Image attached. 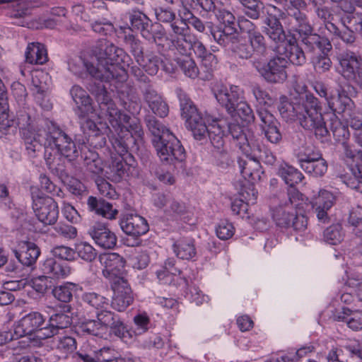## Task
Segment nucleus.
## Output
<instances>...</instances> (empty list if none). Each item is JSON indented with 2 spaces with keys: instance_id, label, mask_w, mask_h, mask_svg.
Segmentation results:
<instances>
[{
  "instance_id": "obj_1",
  "label": "nucleus",
  "mask_w": 362,
  "mask_h": 362,
  "mask_svg": "<svg viewBox=\"0 0 362 362\" xmlns=\"http://www.w3.org/2000/svg\"><path fill=\"white\" fill-rule=\"evenodd\" d=\"M98 101L100 108L98 116L111 125L112 129L108 127L109 139L112 147L119 155V158L112 160L110 169L115 179H119L126 172V164L121 156L127 153L131 143L142 139L144 132L139 120L122 112L107 91L98 95Z\"/></svg>"
},
{
  "instance_id": "obj_2",
  "label": "nucleus",
  "mask_w": 362,
  "mask_h": 362,
  "mask_svg": "<svg viewBox=\"0 0 362 362\" xmlns=\"http://www.w3.org/2000/svg\"><path fill=\"white\" fill-rule=\"evenodd\" d=\"M128 57L124 50L105 40H100L88 58L76 57L69 63V70L81 75L83 69L94 78L110 83L116 88L127 81L128 74L121 63Z\"/></svg>"
},
{
  "instance_id": "obj_3",
  "label": "nucleus",
  "mask_w": 362,
  "mask_h": 362,
  "mask_svg": "<svg viewBox=\"0 0 362 362\" xmlns=\"http://www.w3.org/2000/svg\"><path fill=\"white\" fill-rule=\"evenodd\" d=\"M293 90L296 96H293L291 102L286 97L280 99L278 108L281 117L288 121L298 120L304 129L313 132L317 138L325 136L328 130L318 99L308 90L304 83H296Z\"/></svg>"
},
{
  "instance_id": "obj_4",
  "label": "nucleus",
  "mask_w": 362,
  "mask_h": 362,
  "mask_svg": "<svg viewBox=\"0 0 362 362\" xmlns=\"http://www.w3.org/2000/svg\"><path fill=\"white\" fill-rule=\"evenodd\" d=\"M18 120L19 123L23 125L21 127L23 138L28 153L40 151L43 146L45 148L57 149L59 154L69 160L78 156L76 144L72 139L55 124L51 122L47 123V132L40 129L35 133L33 132L31 119L29 115H21Z\"/></svg>"
},
{
  "instance_id": "obj_5",
  "label": "nucleus",
  "mask_w": 362,
  "mask_h": 362,
  "mask_svg": "<svg viewBox=\"0 0 362 362\" xmlns=\"http://www.w3.org/2000/svg\"><path fill=\"white\" fill-rule=\"evenodd\" d=\"M152 143L162 162L175 164L176 162L181 163L186 158L184 147L171 132H165L162 137L153 139Z\"/></svg>"
},
{
  "instance_id": "obj_6",
  "label": "nucleus",
  "mask_w": 362,
  "mask_h": 362,
  "mask_svg": "<svg viewBox=\"0 0 362 362\" xmlns=\"http://www.w3.org/2000/svg\"><path fill=\"white\" fill-rule=\"evenodd\" d=\"M179 99L182 118L186 120L194 138L200 139L206 131V121L209 122V119L203 117L202 113L186 93H180Z\"/></svg>"
},
{
  "instance_id": "obj_7",
  "label": "nucleus",
  "mask_w": 362,
  "mask_h": 362,
  "mask_svg": "<svg viewBox=\"0 0 362 362\" xmlns=\"http://www.w3.org/2000/svg\"><path fill=\"white\" fill-rule=\"evenodd\" d=\"M264 59L255 58L252 64L259 74L268 82L281 83L287 78L286 68L288 62L284 57H275L266 63Z\"/></svg>"
},
{
  "instance_id": "obj_8",
  "label": "nucleus",
  "mask_w": 362,
  "mask_h": 362,
  "mask_svg": "<svg viewBox=\"0 0 362 362\" xmlns=\"http://www.w3.org/2000/svg\"><path fill=\"white\" fill-rule=\"evenodd\" d=\"M46 322V317L40 312L33 311L24 315L18 322L15 328L16 334L20 337L32 335L38 333L41 339H32L30 343L33 346H42L43 325Z\"/></svg>"
},
{
  "instance_id": "obj_9",
  "label": "nucleus",
  "mask_w": 362,
  "mask_h": 362,
  "mask_svg": "<svg viewBox=\"0 0 362 362\" xmlns=\"http://www.w3.org/2000/svg\"><path fill=\"white\" fill-rule=\"evenodd\" d=\"M33 209L37 219L45 225H53L58 218L57 202L50 197L34 195L32 192Z\"/></svg>"
},
{
  "instance_id": "obj_10",
  "label": "nucleus",
  "mask_w": 362,
  "mask_h": 362,
  "mask_svg": "<svg viewBox=\"0 0 362 362\" xmlns=\"http://www.w3.org/2000/svg\"><path fill=\"white\" fill-rule=\"evenodd\" d=\"M180 18H176L170 25L169 35L171 37V44L177 51L187 42L194 40V35L190 33V28L187 20L190 16H184V9L179 10Z\"/></svg>"
},
{
  "instance_id": "obj_11",
  "label": "nucleus",
  "mask_w": 362,
  "mask_h": 362,
  "mask_svg": "<svg viewBox=\"0 0 362 362\" xmlns=\"http://www.w3.org/2000/svg\"><path fill=\"white\" fill-rule=\"evenodd\" d=\"M110 287L114 293L112 308L119 312L125 310L134 300L132 291L127 281L124 277H116L110 284Z\"/></svg>"
},
{
  "instance_id": "obj_12",
  "label": "nucleus",
  "mask_w": 362,
  "mask_h": 362,
  "mask_svg": "<svg viewBox=\"0 0 362 362\" xmlns=\"http://www.w3.org/2000/svg\"><path fill=\"white\" fill-rule=\"evenodd\" d=\"M212 90L218 103L226 110L228 114L234 115L235 105L240 100L243 93L242 90L237 86L227 87L222 83H216Z\"/></svg>"
},
{
  "instance_id": "obj_13",
  "label": "nucleus",
  "mask_w": 362,
  "mask_h": 362,
  "mask_svg": "<svg viewBox=\"0 0 362 362\" xmlns=\"http://www.w3.org/2000/svg\"><path fill=\"white\" fill-rule=\"evenodd\" d=\"M287 28L290 33H297L304 43V40L313 34L311 26L306 15L299 10L289 9L287 18Z\"/></svg>"
},
{
  "instance_id": "obj_14",
  "label": "nucleus",
  "mask_w": 362,
  "mask_h": 362,
  "mask_svg": "<svg viewBox=\"0 0 362 362\" xmlns=\"http://www.w3.org/2000/svg\"><path fill=\"white\" fill-rule=\"evenodd\" d=\"M119 226L124 233L134 237L144 235L148 230L146 220L137 214H126L122 215L119 221Z\"/></svg>"
},
{
  "instance_id": "obj_15",
  "label": "nucleus",
  "mask_w": 362,
  "mask_h": 362,
  "mask_svg": "<svg viewBox=\"0 0 362 362\" xmlns=\"http://www.w3.org/2000/svg\"><path fill=\"white\" fill-rule=\"evenodd\" d=\"M100 262L104 269H103V275L109 279L110 284L116 277H121L119 274L124 269L125 260L117 253H106L100 255Z\"/></svg>"
},
{
  "instance_id": "obj_16",
  "label": "nucleus",
  "mask_w": 362,
  "mask_h": 362,
  "mask_svg": "<svg viewBox=\"0 0 362 362\" xmlns=\"http://www.w3.org/2000/svg\"><path fill=\"white\" fill-rule=\"evenodd\" d=\"M193 49L195 54L202 59V64L206 68L211 69L217 64L216 57L207 51L205 46L199 41L194 35V40L187 42L179 49L181 54H187L189 52Z\"/></svg>"
},
{
  "instance_id": "obj_17",
  "label": "nucleus",
  "mask_w": 362,
  "mask_h": 362,
  "mask_svg": "<svg viewBox=\"0 0 362 362\" xmlns=\"http://www.w3.org/2000/svg\"><path fill=\"white\" fill-rule=\"evenodd\" d=\"M298 160L300 168L313 176L321 177L327 172V163L318 153L299 156Z\"/></svg>"
},
{
  "instance_id": "obj_18",
  "label": "nucleus",
  "mask_w": 362,
  "mask_h": 362,
  "mask_svg": "<svg viewBox=\"0 0 362 362\" xmlns=\"http://www.w3.org/2000/svg\"><path fill=\"white\" fill-rule=\"evenodd\" d=\"M154 205L163 209L167 216H178L185 214L187 211L185 204L170 195L156 194L153 198Z\"/></svg>"
},
{
  "instance_id": "obj_19",
  "label": "nucleus",
  "mask_w": 362,
  "mask_h": 362,
  "mask_svg": "<svg viewBox=\"0 0 362 362\" xmlns=\"http://www.w3.org/2000/svg\"><path fill=\"white\" fill-rule=\"evenodd\" d=\"M96 245L103 249H112L117 244V237L105 225L95 223L88 231Z\"/></svg>"
},
{
  "instance_id": "obj_20",
  "label": "nucleus",
  "mask_w": 362,
  "mask_h": 362,
  "mask_svg": "<svg viewBox=\"0 0 362 362\" xmlns=\"http://www.w3.org/2000/svg\"><path fill=\"white\" fill-rule=\"evenodd\" d=\"M72 323L70 315L63 312L52 315L43 327V339H49L57 335L59 330L69 327Z\"/></svg>"
},
{
  "instance_id": "obj_21",
  "label": "nucleus",
  "mask_w": 362,
  "mask_h": 362,
  "mask_svg": "<svg viewBox=\"0 0 362 362\" xmlns=\"http://www.w3.org/2000/svg\"><path fill=\"white\" fill-rule=\"evenodd\" d=\"M144 99L151 111L160 117L168 115V105L160 95L151 86H148L143 90Z\"/></svg>"
},
{
  "instance_id": "obj_22",
  "label": "nucleus",
  "mask_w": 362,
  "mask_h": 362,
  "mask_svg": "<svg viewBox=\"0 0 362 362\" xmlns=\"http://www.w3.org/2000/svg\"><path fill=\"white\" fill-rule=\"evenodd\" d=\"M70 93L78 106L79 117L84 118L93 112L91 99L84 89L75 85L71 88Z\"/></svg>"
},
{
  "instance_id": "obj_23",
  "label": "nucleus",
  "mask_w": 362,
  "mask_h": 362,
  "mask_svg": "<svg viewBox=\"0 0 362 362\" xmlns=\"http://www.w3.org/2000/svg\"><path fill=\"white\" fill-rule=\"evenodd\" d=\"M15 256L23 265L31 267L40 256V250L33 243L23 242L20 245V250H15Z\"/></svg>"
},
{
  "instance_id": "obj_24",
  "label": "nucleus",
  "mask_w": 362,
  "mask_h": 362,
  "mask_svg": "<svg viewBox=\"0 0 362 362\" xmlns=\"http://www.w3.org/2000/svg\"><path fill=\"white\" fill-rule=\"evenodd\" d=\"M264 23L266 25L264 30L265 34L275 45H282L285 42L286 37L279 20L275 16H270L265 20Z\"/></svg>"
},
{
  "instance_id": "obj_25",
  "label": "nucleus",
  "mask_w": 362,
  "mask_h": 362,
  "mask_svg": "<svg viewBox=\"0 0 362 362\" xmlns=\"http://www.w3.org/2000/svg\"><path fill=\"white\" fill-rule=\"evenodd\" d=\"M87 204L90 211L110 220L115 219L118 214V211L113 209L112 204L103 199H98L90 196L88 199Z\"/></svg>"
},
{
  "instance_id": "obj_26",
  "label": "nucleus",
  "mask_w": 362,
  "mask_h": 362,
  "mask_svg": "<svg viewBox=\"0 0 362 362\" xmlns=\"http://www.w3.org/2000/svg\"><path fill=\"white\" fill-rule=\"evenodd\" d=\"M211 35L220 45L230 51L240 36L236 33V29L233 26H225L219 28L216 30H211Z\"/></svg>"
},
{
  "instance_id": "obj_27",
  "label": "nucleus",
  "mask_w": 362,
  "mask_h": 362,
  "mask_svg": "<svg viewBox=\"0 0 362 362\" xmlns=\"http://www.w3.org/2000/svg\"><path fill=\"white\" fill-rule=\"evenodd\" d=\"M41 270L49 279H64L71 273L70 267L65 264L58 262L54 258H47L43 262Z\"/></svg>"
},
{
  "instance_id": "obj_28",
  "label": "nucleus",
  "mask_w": 362,
  "mask_h": 362,
  "mask_svg": "<svg viewBox=\"0 0 362 362\" xmlns=\"http://www.w3.org/2000/svg\"><path fill=\"white\" fill-rule=\"evenodd\" d=\"M77 343L74 337L64 334L52 339V349L62 358H67L75 352Z\"/></svg>"
},
{
  "instance_id": "obj_29",
  "label": "nucleus",
  "mask_w": 362,
  "mask_h": 362,
  "mask_svg": "<svg viewBox=\"0 0 362 362\" xmlns=\"http://www.w3.org/2000/svg\"><path fill=\"white\" fill-rule=\"evenodd\" d=\"M221 122V121L220 120L213 119L211 123L206 125V131H205L204 136H202L200 139H195L202 141L209 136L211 144L216 148H221L224 144L225 131L223 129Z\"/></svg>"
},
{
  "instance_id": "obj_30",
  "label": "nucleus",
  "mask_w": 362,
  "mask_h": 362,
  "mask_svg": "<svg viewBox=\"0 0 362 362\" xmlns=\"http://www.w3.org/2000/svg\"><path fill=\"white\" fill-rule=\"evenodd\" d=\"M339 64L342 76L349 80L354 78L360 69L359 59L354 52L342 54L339 57Z\"/></svg>"
},
{
  "instance_id": "obj_31",
  "label": "nucleus",
  "mask_w": 362,
  "mask_h": 362,
  "mask_svg": "<svg viewBox=\"0 0 362 362\" xmlns=\"http://www.w3.org/2000/svg\"><path fill=\"white\" fill-rule=\"evenodd\" d=\"M327 102L329 107L334 112L341 114L346 110H349L353 102L344 91L337 90L335 93H332L327 98Z\"/></svg>"
},
{
  "instance_id": "obj_32",
  "label": "nucleus",
  "mask_w": 362,
  "mask_h": 362,
  "mask_svg": "<svg viewBox=\"0 0 362 362\" xmlns=\"http://www.w3.org/2000/svg\"><path fill=\"white\" fill-rule=\"evenodd\" d=\"M346 352L350 356H357L362 358V349L357 344H350L341 348H332L327 356V362H345L344 354Z\"/></svg>"
},
{
  "instance_id": "obj_33",
  "label": "nucleus",
  "mask_w": 362,
  "mask_h": 362,
  "mask_svg": "<svg viewBox=\"0 0 362 362\" xmlns=\"http://www.w3.org/2000/svg\"><path fill=\"white\" fill-rule=\"evenodd\" d=\"M48 60L45 45L39 42L30 43L25 52V61L30 64H43Z\"/></svg>"
},
{
  "instance_id": "obj_34",
  "label": "nucleus",
  "mask_w": 362,
  "mask_h": 362,
  "mask_svg": "<svg viewBox=\"0 0 362 362\" xmlns=\"http://www.w3.org/2000/svg\"><path fill=\"white\" fill-rule=\"evenodd\" d=\"M295 216V210L287 204H279L273 211V219L277 226L282 228H289L291 219Z\"/></svg>"
},
{
  "instance_id": "obj_35",
  "label": "nucleus",
  "mask_w": 362,
  "mask_h": 362,
  "mask_svg": "<svg viewBox=\"0 0 362 362\" xmlns=\"http://www.w3.org/2000/svg\"><path fill=\"white\" fill-rule=\"evenodd\" d=\"M173 250L177 257L180 259H193L197 255L194 241L190 239H180L173 244Z\"/></svg>"
},
{
  "instance_id": "obj_36",
  "label": "nucleus",
  "mask_w": 362,
  "mask_h": 362,
  "mask_svg": "<svg viewBox=\"0 0 362 362\" xmlns=\"http://www.w3.org/2000/svg\"><path fill=\"white\" fill-rule=\"evenodd\" d=\"M83 163L86 170L90 173L100 175L103 171V162L98 154L93 151L86 149L82 150Z\"/></svg>"
},
{
  "instance_id": "obj_37",
  "label": "nucleus",
  "mask_w": 362,
  "mask_h": 362,
  "mask_svg": "<svg viewBox=\"0 0 362 362\" xmlns=\"http://www.w3.org/2000/svg\"><path fill=\"white\" fill-rule=\"evenodd\" d=\"M252 52H254L253 60L256 58L264 59L267 55V47L264 36L259 32H252L248 37Z\"/></svg>"
},
{
  "instance_id": "obj_38",
  "label": "nucleus",
  "mask_w": 362,
  "mask_h": 362,
  "mask_svg": "<svg viewBox=\"0 0 362 362\" xmlns=\"http://www.w3.org/2000/svg\"><path fill=\"white\" fill-rule=\"evenodd\" d=\"M278 175L290 187L299 183L303 178V174L294 167L284 163L279 165Z\"/></svg>"
},
{
  "instance_id": "obj_39",
  "label": "nucleus",
  "mask_w": 362,
  "mask_h": 362,
  "mask_svg": "<svg viewBox=\"0 0 362 362\" xmlns=\"http://www.w3.org/2000/svg\"><path fill=\"white\" fill-rule=\"evenodd\" d=\"M240 173L247 182H255L260 179L259 163L256 159H248L241 164Z\"/></svg>"
},
{
  "instance_id": "obj_40",
  "label": "nucleus",
  "mask_w": 362,
  "mask_h": 362,
  "mask_svg": "<svg viewBox=\"0 0 362 362\" xmlns=\"http://www.w3.org/2000/svg\"><path fill=\"white\" fill-rule=\"evenodd\" d=\"M163 63L161 58L153 53H146L139 62H137V64L151 76L157 74Z\"/></svg>"
},
{
  "instance_id": "obj_41",
  "label": "nucleus",
  "mask_w": 362,
  "mask_h": 362,
  "mask_svg": "<svg viewBox=\"0 0 362 362\" xmlns=\"http://www.w3.org/2000/svg\"><path fill=\"white\" fill-rule=\"evenodd\" d=\"M235 112L234 115L229 114L231 117L238 123V119L245 123H250L255 119L252 110L246 102L239 101L235 105Z\"/></svg>"
},
{
  "instance_id": "obj_42",
  "label": "nucleus",
  "mask_w": 362,
  "mask_h": 362,
  "mask_svg": "<svg viewBox=\"0 0 362 362\" xmlns=\"http://www.w3.org/2000/svg\"><path fill=\"white\" fill-rule=\"evenodd\" d=\"M335 201L336 197L332 192L326 189H320L318 194L312 198L311 204L313 206L330 209Z\"/></svg>"
},
{
  "instance_id": "obj_43",
  "label": "nucleus",
  "mask_w": 362,
  "mask_h": 362,
  "mask_svg": "<svg viewBox=\"0 0 362 362\" xmlns=\"http://www.w3.org/2000/svg\"><path fill=\"white\" fill-rule=\"evenodd\" d=\"M131 29L136 30L141 32L143 37L147 38L150 33H148V28L150 25L147 17L141 13H135L130 17Z\"/></svg>"
},
{
  "instance_id": "obj_44",
  "label": "nucleus",
  "mask_w": 362,
  "mask_h": 362,
  "mask_svg": "<svg viewBox=\"0 0 362 362\" xmlns=\"http://www.w3.org/2000/svg\"><path fill=\"white\" fill-rule=\"evenodd\" d=\"M76 284L66 282L62 285L54 287L52 293L57 300L64 303L70 302L73 298V293L75 291Z\"/></svg>"
},
{
  "instance_id": "obj_45",
  "label": "nucleus",
  "mask_w": 362,
  "mask_h": 362,
  "mask_svg": "<svg viewBox=\"0 0 362 362\" xmlns=\"http://www.w3.org/2000/svg\"><path fill=\"white\" fill-rule=\"evenodd\" d=\"M324 240L330 245H337L344 238L342 226L340 224H334L327 228L323 233Z\"/></svg>"
},
{
  "instance_id": "obj_46",
  "label": "nucleus",
  "mask_w": 362,
  "mask_h": 362,
  "mask_svg": "<svg viewBox=\"0 0 362 362\" xmlns=\"http://www.w3.org/2000/svg\"><path fill=\"white\" fill-rule=\"evenodd\" d=\"M181 58H178L177 63L185 76L195 78L198 76L199 69L197 66L194 61L191 59L187 54H182Z\"/></svg>"
},
{
  "instance_id": "obj_47",
  "label": "nucleus",
  "mask_w": 362,
  "mask_h": 362,
  "mask_svg": "<svg viewBox=\"0 0 362 362\" xmlns=\"http://www.w3.org/2000/svg\"><path fill=\"white\" fill-rule=\"evenodd\" d=\"M82 300L90 306L97 309H105L109 305L107 298L95 292H86L82 295Z\"/></svg>"
},
{
  "instance_id": "obj_48",
  "label": "nucleus",
  "mask_w": 362,
  "mask_h": 362,
  "mask_svg": "<svg viewBox=\"0 0 362 362\" xmlns=\"http://www.w3.org/2000/svg\"><path fill=\"white\" fill-rule=\"evenodd\" d=\"M288 44L290 47L288 54V59L293 64L303 65L306 61L303 49L296 44L294 37L288 40Z\"/></svg>"
},
{
  "instance_id": "obj_49",
  "label": "nucleus",
  "mask_w": 362,
  "mask_h": 362,
  "mask_svg": "<svg viewBox=\"0 0 362 362\" xmlns=\"http://www.w3.org/2000/svg\"><path fill=\"white\" fill-rule=\"evenodd\" d=\"M304 44L311 49L317 47L324 53L329 52L332 49V45L327 39L321 37L320 35L313 33L304 40Z\"/></svg>"
},
{
  "instance_id": "obj_50",
  "label": "nucleus",
  "mask_w": 362,
  "mask_h": 362,
  "mask_svg": "<svg viewBox=\"0 0 362 362\" xmlns=\"http://www.w3.org/2000/svg\"><path fill=\"white\" fill-rule=\"evenodd\" d=\"M228 129L233 139L237 141V146L243 151L247 152V141L240 125L230 123L228 124Z\"/></svg>"
},
{
  "instance_id": "obj_51",
  "label": "nucleus",
  "mask_w": 362,
  "mask_h": 362,
  "mask_svg": "<svg viewBox=\"0 0 362 362\" xmlns=\"http://www.w3.org/2000/svg\"><path fill=\"white\" fill-rule=\"evenodd\" d=\"M35 84L36 92L35 93V99L37 103L45 110H49L52 107V104L49 100L47 90L44 86L35 84V78H33Z\"/></svg>"
},
{
  "instance_id": "obj_52",
  "label": "nucleus",
  "mask_w": 362,
  "mask_h": 362,
  "mask_svg": "<svg viewBox=\"0 0 362 362\" xmlns=\"http://www.w3.org/2000/svg\"><path fill=\"white\" fill-rule=\"evenodd\" d=\"M124 41L130 48V52L134 57L136 62H139L144 56V49L141 45V41L136 38L134 35L129 34L124 37Z\"/></svg>"
},
{
  "instance_id": "obj_53",
  "label": "nucleus",
  "mask_w": 362,
  "mask_h": 362,
  "mask_svg": "<svg viewBox=\"0 0 362 362\" xmlns=\"http://www.w3.org/2000/svg\"><path fill=\"white\" fill-rule=\"evenodd\" d=\"M82 259L91 262L96 257L97 253L93 247L86 242H81L76 245L75 253Z\"/></svg>"
},
{
  "instance_id": "obj_54",
  "label": "nucleus",
  "mask_w": 362,
  "mask_h": 362,
  "mask_svg": "<svg viewBox=\"0 0 362 362\" xmlns=\"http://www.w3.org/2000/svg\"><path fill=\"white\" fill-rule=\"evenodd\" d=\"M230 51L242 59H248L252 54L250 45H248L247 42L240 36L238 37Z\"/></svg>"
},
{
  "instance_id": "obj_55",
  "label": "nucleus",
  "mask_w": 362,
  "mask_h": 362,
  "mask_svg": "<svg viewBox=\"0 0 362 362\" xmlns=\"http://www.w3.org/2000/svg\"><path fill=\"white\" fill-rule=\"evenodd\" d=\"M254 182L244 183L240 190V199L249 204H254L256 202L257 192L255 190Z\"/></svg>"
},
{
  "instance_id": "obj_56",
  "label": "nucleus",
  "mask_w": 362,
  "mask_h": 362,
  "mask_svg": "<svg viewBox=\"0 0 362 362\" xmlns=\"http://www.w3.org/2000/svg\"><path fill=\"white\" fill-rule=\"evenodd\" d=\"M348 223L352 233L362 239V214L358 211H351L348 218Z\"/></svg>"
},
{
  "instance_id": "obj_57",
  "label": "nucleus",
  "mask_w": 362,
  "mask_h": 362,
  "mask_svg": "<svg viewBox=\"0 0 362 362\" xmlns=\"http://www.w3.org/2000/svg\"><path fill=\"white\" fill-rule=\"evenodd\" d=\"M81 332L88 334L102 337L105 332V327L101 326L100 322L95 320H90L84 322L81 325Z\"/></svg>"
},
{
  "instance_id": "obj_58",
  "label": "nucleus",
  "mask_w": 362,
  "mask_h": 362,
  "mask_svg": "<svg viewBox=\"0 0 362 362\" xmlns=\"http://www.w3.org/2000/svg\"><path fill=\"white\" fill-rule=\"evenodd\" d=\"M257 115L261 121L260 127L262 129L267 127L278 125V121L266 107H260L257 109Z\"/></svg>"
},
{
  "instance_id": "obj_59",
  "label": "nucleus",
  "mask_w": 362,
  "mask_h": 362,
  "mask_svg": "<svg viewBox=\"0 0 362 362\" xmlns=\"http://www.w3.org/2000/svg\"><path fill=\"white\" fill-rule=\"evenodd\" d=\"M57 235L66 240L74 239L77 235V229L69 224L59 222L54 228Z\"/></svg>"
},
{
  "instance_id": "obj_60",
  "label": "nucleus",
  "mask_w": 362,
  "mask_h": 362,
  "mask_svg": "<svg viewBox=\"0 0 362 362\" xmlns=\"http://www.w3.org/2000/svg\"><path fill=\"white\" fill-rule=\"evenodd\" d=\"M342 145L344 150L345 160L351 171L352 167L356 165L357 163H362V152L353 150L345 142H343Z\"/></svg>"
},
{
  "instance_id": "obj_61",
  "label": "nucleus",
  "mask_w": 362,
  "mask_h": 362,
  "mask_svg": "<svg viewBox=\"0 0 362 362\" xmlns=\"http://www.w3.org/2000/svg\"><path fill=\"white\" fill-rule=\"evenodd\" d=\"M146 123L149 131L153 135V139L162 137L165 132H170L153 116H149Z\"/></svg>"
},
{
  "instance_id": "obj_62",
  "label": "nucleus",
  "mask_w": 362,
  "mask_h": 362,
  "mask_svg": "<svg viewBox=\"0 0 362 362\" xmlns=\"http://www.w3.org/2000/svg\"><path fill=\"white\" fill-rule=\"evenodd\" d=\"M219 4L216 8V11L214 13L216 14L217 19L222 23V24L225 26H233L235 27V16L232 13L226 10L225 8H222Z\"/></svg>"
},
{
  "instance_id": "obj_63",
  "label": "nucleus",
  "mask_w": 362,
  "mask_h": 362,
  "mask_svg": "<svg viewBox=\"0 0 362 362\" xmlns=\"http://www.w3.org/2000/svg\"><path fill=\"white\" fill-rule=\"evenodd\" d=\"M216 235L221 240H228L233 237L235 228L233 224L227 221H221L216 228Z\"/></svg>"
},
{
  "instance_id": "obj_64",
  "label": "nucleus",
  "mask_w": 362,
  "mask_h": 362,
  "mask_svg": "<svg viewBox=\"0 0 362 362\" xmlns=\"http://www.w3.org/2000/svg\"><path fill=\"white\" fill-rule=\"evenodd\" d=\"M154 12L157 20L163 23L170 25L177 18L175 13L170 8L157 7Z\"/></svg>"
}]
</instances>
